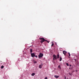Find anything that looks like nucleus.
I'll return each instance as SVG.
<instances>
[{
    "instance_id": "18",
    "label": "nucleus",
    "mask_w": 79,
    "mask_h": 79,
    "mask_svg": "<svg viewBox=\"0 0 79 79\" xmlns=\"http://www.w3.org/2000/svg\"><path fill=\"white\" fill-rule=\"evenodd\" d=\"M70 76H72V74L70 73H69Z\"/></svg>"
},
{
    "instance_id": "21",
    "label": "nucleus",
    "mask_w": 79,
    "mask_h": 79,
    "mask_svg": "<svg viewBox=\"0 0 79 79\" xmlns=\"http://www.w3.org/2000/svg\"><path fill=\"white\" fill-rule=\"evenodd\" d=\"M35 57H36V58H37V56H35Z\"/></svg>"
},
{
    "instance_id": "10",
    "label": "nucleus",
    "mask_w": 79,
    "mask_h": 79,
    "mask_svg": "<svg viewBox=\"0 0 79 79\" xmlns=\"http://www.w3.org/2000/svg\"><path fill=\"white\" fill-rule=\"evenodd\" d=\"M58 68L60 69H61V67L60 66V65H59L58 66Z\"/></svg>"
},
{
    "instance_id": "15",
    "label": "nucleus",
    "mask_w": 79,
    "mask_h": 79,
    "mask_svg": "<svg viewBox=\"0 0 79 79\" xmlns=\"http://www.w3.org/2000/svg\"><path fill=\"white\" fill-rule=\"evenodd\" d=\"M52 47H53V45H54V44H53V43H52Z\"/></svg>"
},
{
    "instance_id": "13",
    "label": "nucleus",
    "mask_w": 79,
    "mask_h": 79,
    "mask_svg": "<svg viewBox=\"0 0 79 79\" xmlns=\"http://www.w3.org/2000/svg\"><path fill=\"white\" fill-rule=\"evenodd\" d=\"M3 68H4V66H3V65L1 66V69H3Z\"/></svg>"
},
{
    "instance_id": "23",
    "label": "nucleus",
    "mask_w": 79,
    "mask_h": 79,
    "mask_svg": "<svg viewBox=\"0 0 79 79\" xmlns=\"http://www.w3.org/2000/svg\"><path fill=\"white\" fill-rule=\"evenodd\" d=\"M55 58H53V60L54 61H55Z\"/></svg>"
},
{
    "instance_id": "22",
    "label": "nucleus",
    "mask_w": 79,
    "mask_h": 79,
    "mask_svg": "<svg viewBox=\"0 0 79 79\" xmlns=\"http://www.w3.org/2000/svg\"><path fill=\"white\" fill-rule=\"evenodd\" d=\"M70 55H70V54H69V58H69V56H70Z\"/></svg>"
},
{
    "instance_id": "20",
    "label": "nucleus",
    "mask_w": 79,
    "mask_h": 79,
    "mask_svg": "<svg viewBox=\"0 0 79 79\" xmlns=\"http://www.w3.org/2000/svg\"><path fill=\"white\" fill-rule=\"evenodd\" d=\"M47 77H45L44 79H47Z\"/></svg>"
},
{
    "instance_id": "27",
    "label": "nucleus",
    "mask_w": 79,
    "mask_h": 79,
    "mask_svg": "<svg viewBox=\"0 0 79 79\" xmlns=\"http://www.w3.org/2000/svg\"><path fill=\"white\" fill-rule=\"evenodd\" d=\"M66 77H65V79H66Z\"/></svg>"
},
{
    "instance_id": "3",
    "label": "nucleus",
    "mask_w": 79,
    "mask_h": 79,
    "mask_svg": "<svg viewBox=\"0 0 79 79\" xmlns=\"http://www.w3.org/2000/svg\"><path fill=\"white\" fill-rule=\"evenodd\" d=\"M53 58L56 60H57V57H56V56L55 55H53Z\"/></svg>"
},
{
    "instance_id": "5",
    "label": "nucleus",
    "mask_w": 79,
    "mask_h": 79,
    "mask_svg": "<svg viewBox=\"0 0 79 79\" xmlns=\"http://www.w3.org/2000/svg\"><path fill=\"white\" fill-rule=\"evenodd\" d=\"M63 54H64L65 56H66V54L67 53V52L65 51H63Z\"/></svg>"
},
{
    "instance_id": "4",
    "label": "nucleus",
    "mask_w": 79,
    "mask_h": 79,
    "mask_svg": "<svg viewBox=\"0 0 79 79\" xmlns=\"http://www.w3.org/2000/svg\"><path fill=\"white\" fill-rule=\"evenodd\" d=\"M31 55L32 57H35V53H31Z\"/></svg>"
},
{
    "instance_id": "16",
    "label": "nucleus",
    "mask_w": 79,
    "mask_h": 79,
    "mask_svg": "<svg viewBox=\"0 0 79 79\" xmlns=\"http://www.w3.org/2000/svg\"><path fill=\"white\" fill-rule=\"evenodd\" d=\"M66 64L67 66H69V64H68V63H66Z\"/></svg>"
},
{
    "instance_id": "11",
    "label": "nucleus",
    "mask_w": 79,
    "mask_h": 79,
    "mask_svg": "<svg viewBox=\"0 0 79 79\" xmlns=\"http://www.w3.org/2000/svg\"><path fill=\"white\" fill-rule=\"evenodd\" d=\"M39 68H40V69H41V68H42V66H41V65H40L39 66Z\"/></svg>"
},
{
    "instance_id": "9",
    "label": "nucleus",
    "mask_w": 79,
    "mask_h": 79,
    "mask_svg": "<svg viewBox=\"0 0 79 79\" xmlns=\"http://www.w3.org/2000/svg\"><path fill=\"white\" fill-rule=\"evenodd\" d=\"M35 75V73H32L31 74V76H34Z\"/></svg>"
},
{
    "instance_id": "1",
    "label": "nucleus",
    "mask_w": 79,
    "mask_h": 79,
    "mask_svg": "<svg viewBox=\"0 0 79 79\" xmlns=\"http://www.w3.org/2000/svg\"><path fill=\"white\" fill-rule=\"evenodd\" d=\"M40 40H41L40 41V42L41 44H42L43 42H44V41H46V40H45L44 38H39Z\"/></svg>"
},
{
    "instance_id": "26",
    "label": "nucleus",
    "mask_w": 79,
    "mask_h": 79,
    "mask_svg": "<svg viewBox=\"0 0 79 79\" xmlns=\"http://www.w3.org/2000/svg\"><path fill=\"white\" fill-rule=\"evenodd\" d=\"M75 61H76V59H75Z\"/></svg>"
},
{
    "instance_id": "17",
    "label": "nucleus",
    "mask_w": 79,
    "mask_h": 79,
    "mask_svg": "<svg viewBox=\"0 0 79 79\" xmlns=\"http://www.w3.org/2000/svg\"><path fill=\"white\" fill-rule=\"evenodd\" d=\"M34 63H37V61H34Z\"/></svg>"
},
{
    "instance_id": "8",
    "label": "nucleus",
    "mask_w": 79,
    "mask_h": 79,
    "mask_svg": "<svg viewBox=\"0 0 79 79\" xmlns=\"http://www.w3.org/2000/svg\"><path fill=\"white\" fill-rule=\"evenodd\" d=\"M57 58H60V55L59 54H58L57 56Z\"/></svg>"
},
{
    "instance_id": "24",
    "label": "nucleus",
    "mask_w": 79,
    "mask_h": 79,
    "mask_svg": "<svg viewBox=\"0 0 79 79\" xmlns=\"http://www.w3.org/2000/svg\"><path fill=\"white\" fill-rule=\"evenodd\" d=\"M68 54H69V55H70V53H69V52Z\"/></svg>"
},
{
    "instance_id": "7",
    "label": "nucleus",
    "mask_w": 79,
    "mask_h": 79,
    "mask_svg": "<svg viewBox=\"0 0 79 79\" xmlns=\"http://www.w3.org/2000/svg\"><path fill=\"white\" fill-rule=\"evenodd\" d=\"M30 53H32V49H31L30 50Z\"/></svg>"
},
{
    "instance_id": "25",
    "label": "nucleus",
    "mask_w": 79,
    "mask_h": 79,
    "mask_svg": "<svg viewBox=\"0 0 79 79\" xmlns=\"http://www.w3.org/2000/svg\"><path fill=\"white\" fill-rule=\"evenodd\" d=\"M72 65H70V66H71Z\"/></svg>"
},
{
    "instance_id": "14",
    "label": "nucleus",
    "mask_w": 79,
    "mask_h": 79,
    "mask_svg": "<svg viewBox=\"0 0 79 79\" xmlns=\"http://www.w3.org/2000/svg\"><path fill=\"white\" fill-rule=\"evenodd\" d=\"M73 68V66L72 67V68L71 67H70L69 68V69H72Z\"/></svg>"
},
{
    "instance_id": "2",
    "label": "nucleus",
    "mask_w": 79,
    "mask_h": 79,
    "mask_svg": "<svg viewBox=\"0 0 79 79\" xmlns=\"http://www.w3.org/2000/svg\"><path fill=\"white\" fill-rule=\"evenodd\" d=\"M43 56H44V54H43L42 53H40V54L38 56L39 58H42Z\"/></svg>"
},
{
    "instance_id": "12",
    "label": "nucleus",
    "mask_w": 79,
    "mask_h": 79,
    "mask_svg": "<svg viewBox=\"0 0 79 79\" xmlns=\"http://www.w3.org/2000/svg\"><path fill=\"white\" fill-rule=\"evenodd\" d=\"M62 60V58H61V57H60V61H61Z\"/></svg>"
},
{
    "instance_id": "19",
    "label": "nucleus",
    "mask_w": 79,
    "mask_h": 79,
    "mask_svg": "<svg viewBox=\"0 0 79 79\" xmlns=\"http://www.w3.org/2000/svg\"><path fill=\"white\" fill-rule=\"evenodd\" d=\"M46 42H48V43H49V42L48 41V40H46V41H45Z\"/></svg>"
},
{
    "instance_id": "6",
    "label": "nucleus",
    "mask_w": 79,
    "mask_h": 79,
    "mask_svg": "<svg viewBox=\"0 0 79 79\" xmlns=\"http://www.w3.org/2000/svg\"><path fill=\"white\" fill-rule=\"evenodd\" d=\"M54 77H55L56 78H58V77H59V76L55 75Z\"/></svg>"
}]
</instances>
